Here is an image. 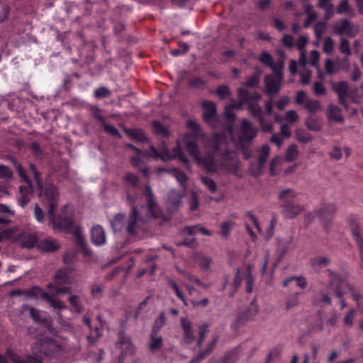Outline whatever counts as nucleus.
Returning a JSON list of instances; mask_svg holds the SVG:
<instances>
[{
  "label": "nucleus",
  "mask_w": 363,
  "mask_h": 363,
  "mask_svg": "<svg viewBox=\"0 0 363 363\" xmlns=\"http://www.w3.org/2000/svg\"><path fill=\"white\" fill-rule=\"evenodd\" d=\"M238 95L239 100L245 102L247 105L249 102H256L262 98V96L258 92H250L244 88L238 89Z\"/></svg>",
  "instance_id": "aec40b11"
},
{
  "label": "nucleus",
  "mask_w": 363,
  "mask_h": 363,
  "mask_svg": "<svg viewBox=\"0 0 363 363\" xmlns=\"http://www.w3.org/2000/svg\"><path fill=\"white\" fill-rule=\"evenodd\" d=\"M182 203V195L175 190H171L168 193L167 206L169 211H174Z\"/></svg>",
  "instance_id": "393cba45"
},
{
  "label": "nucleus",
  "mask_w": 363,
  "mask_h": 363,
  "mask_svg": "<svg viewBox=\"0 0 363 363\" xmlns=\"http://www.w3.org/2000/svg\"><path fill=\"white\" fill-rule=\"evenodd\" d=\"M146 193L144 196L147 202V206L146 208V215L147 218L156 217V208L157 207V203L154 200L152 189L150 186L145 187Z\"/></svg>",
  "instance_id": "f3484780"
},
{
  "label": "nucleus",
  "mask_w": 363,
  "mask_h": 363,
  "mask_svg": "<svg viewBox=\"0 0 363 363\" xmlns=\"http://www.w3.org/2000/svg\"><path fill=\"white\" fill-rule=\"evenodd\" d=\"M327 117L330 121L342 123L344 118L342 116L341 109L336 105L330 104L328 107Z\"/></svg>",
  "instance_id": "b1692460"
},
{
  "label": "nucleus",
  "mask_w": 363,
  "mask_h": 363,
  "mask_svg": "<svg viewBox=\"0 0 363 363\" xmlns=\"http://www.w3.org/2000/svg\"><path fill=\"white\" fill-rule=\"evenodd\" d=\"M350 232L352 235L353 239L358 247L360 257H361V267L363 269V238L360 234V228L358 223L354 219H351L350 221Z\"/></svg>",
  "instance_id": "ddd939ff"
},
{
  "label": "nucleus",
  "mask_w": 363,
  "mask_h": 363,
  "mask_svg": "<svg viewBox=\"0 0 363 363\" xmlns=\"http://www.w3.org/2000/svg\"><path fill=\"white\" fill-rule=\"evenodd\" d=\"M40 352L48 357H55L61 354L62 347L55 340L45 339L40 342Z\"/></svg>",
  "instance_id": "0eeeda50"
},
{
  "label": "nucleus",
  "mask_w": 363,
  "mask_h": 363,
  "mask_svg": "<svg viewBox=\"0 0 363 363\" xmlns=\"http://www.w3.org/2000/svg\"><path fill=\"white\" fill-rule=\"evenodd\" d=\"M171 174L176 178V179L182 185V186H185L187 180H188V177L186 175V174L180 170V169H172L171 170Z\"/></svg>",
  "instance_id": "79ce46f5"
},
{
  "label": "nucleus",
  "mask_w": 363,
  "mask_h": 363,
  "mask_svg": "<svg viewBox=\"0 0 363 363\" xmlns=\"http://www.w3.org/2000/svg\"><path fill=\"white\" fill-rule=\"evenodd\" d=\"M203 119L212 127H217L218 121L217 120L216 104L211 101H206L203 103Z\"/></svg>",
  "instance_id": "9b49d317"
},
{
  "label": "nucleus",
  "mask_w": 363,
  "mask_h": 363,
  "mask_svg": "<svg viewBox=\"0 0 363 363\" xmlns=\"http://www.w3.org/2000/svg\"><path fill=\"white\" fill-rule=\"evenodd\" d=\"M339 50L342 54L345 55L347 57H349L352 55L350 42L344 37H340L339 43Z\"/></svg>",
  "instance_id": "a19ab883"
},
{
  "label": "nucleus",
  "mask_w": 363,
  "mask_h": 363,
  "mask_svg": "<svg viewBox=\"0 0 363 363\" xmlns=\"http://www.w3.org/2000/svg\"><path fill=\"white\" fill-rule=\"evenodd\" d=\"M48 289L52 290L56 294H68L72 293V288L70 286H61V285L49 284Z\"/></svg>",
  "instance_id": "de8ad7c7"
},
{
  "label": "nucleus",
  "mask_w": 363,
  "mask_h": 363,
  "mask_svg": "<svg viewBox=\"0 0 363 363\" xmlns=\"http://www.w3.org/2000/svg\"><path fill=\"white\" fill-rule=\"evenodd\" d=\"M72 270L69 268L60 269L54 277V282L51 284L63 285L69 284L71 279Z\"/></svg>",
  "instance_id": "412c9836"
},
{
  "label": "nucleus",
  "mask_w": 363,
  "mask_h": 363,
  "mask_svg": "<svg viewBox=\"0 0 363 363\" xmlns=\"http://www.w3.org/2000/svg\"><path fill=\"white\" fill-rule=\"evenodd\" d=\"M259 312V307L255 303V301L251 302L250 307L245 311L239 314L236 320L231 324V328L234 330L239 328L240 325L246 321L253 320Z\"/></svg>",
  "instance_id": "6e6552de"
},
{
  "label": "nucleus",
  "mask_w": 363,
  "mask_h": 363,
  "mask_svg": "<svg viewBox=\"0 0 363 363\" xmlns=\"http://www.w3.org/2000/svg\"><path fill=\"white\" fill-rule=\"evenodd\" d=\"M150 156L155 160L160 159L162 161H169L172 159H178L181 162L187 164H189V160L184 155L182 147L179 140L177 142V145L172 148V153L168 152L167 150H163L159 152L154 146H150Z\"/></svg>",
  "instance_id": "39448f33"
},
{
  "label": "nucleus",
  "mask_w": 363,
  "mask_h": 363,
  "mask_svg": "<svg viewBox=\"0 0 363 363\" xmlns=\"http://www.w3.org/2000/svg\"><path fill=\"white\" fill-rule=\"evenodd\" d=\"M228 131L234 143H238L242 147H245L250 145L257 137L258 129L254 127L252 123L248 120L243 118L241 121L240 133L237 140L234 138L233 128L231 126L228 127Z\"/></svg>",
  "instance_id": "20e7f679"
},
{
  "label": "nucleus",
  "mask_w": 363,
  "mask_h": 363,
  "mask_svg": "<svg viewBox=\"0 0 363 363\" xmlns=\"http://www.w3.org/2000/svg\"><path fill=\"white\" fill-rule=\"evenodd\" d=\"M248 111L250 115L256 120L263 116V111L262 107L256 102H249Z\"/></svg>",
  "instance_id": "7c9ffc66"
},
{
  "label": "nucleus",
  "mask_w": 363,
  "mask_h": 363,
  "mask_svg": "<svg viewBox=\"0 0 363 363\" xmlns=\"http://www.w3.org/2000/svg\"><path fill=\"white\" fill-rule=\"evenodd\" d=\"M311 266L313 268L318 267H326L330 263V260L328 257H318L311 259Z\"/></svg>",
  "instance_id": "603ef678"
},
{
  "label": "nucleus",
  "mask_w": 363,
  "mask_h": 363,
  "mask_svg": "<svg viewBox=\"0 0 363 363\" xmlns=\"http://www.w3.org/2000/svg\"><path fill=\"white\" fill-rule=\"evenodd\" d=\"M310 98L308 97V95L304 91H298L296 92V96L295 99V102L299 105H305L306 101H307Z\"/></svg>",
  "instance_id": "69168bd1"
},
{
  "label": "nucleus",
  "mask_w": 363,
  "mask_h": 363,
  "mask_svg": "<svg viewBox=\"0 0 363 363\" xmlns=\"http://www.w3.org/2000/svg\"><path fill=\"white\" fill-rule=\"evenodd\" d=\"M200 180L211 193L214 194L217 191L218 186L212 178L207 176H201Z\"/></svg>",
  "instance_id": "473e14b6"
},
{
  "label": "nucleus",
  "mask_w": 363,
  "mask_h": 363,
  "mask_svg": "<svg viewBox=\"0 0 363 363\" xmlns=\"http://www.w3.org/2000/svg\"><path fill=\"white\" fill-rule=\"evenodd\" d=\"M166 320L164 313L160 312L158 317L154 321L151 331L159 333L160 329L165 325Z\"/></svg>",
  "instance_id": "c9c22d12"
},
{
  "label": "nucleus",
  "mask_w": 363,
  "mask_h": 363,
  "mask_svg": "<svg viewBox=\"0 0 363 363\" xmlns=\"http://www.w3.org/2000/svg\"><path fill=\"white\" fill-rule=\"evenodd\" d=\"M153 131L155 134L161 135L164 137H169L170 132L169 129L159 121L152 122Z\"/></svg>",
  "instance_id": "4c0bfd02"
},
{
  "label": "nucleus",
  "mask_w": 363,
  "mask_h": 363,
  "mask_svg": "<svg viewBox=\"0 0 363 363\" xmlns=\"http://www.w3.org/2000/svg\"><path fill=\"white\" fill-rule=\"evenodd\" d=\"M46 293L38 286H34L28 291H25V296L30 298H42V294Z\"/></svg>",
  "instance_id": "4d7b16f0"
},
{
  "label": "nucleus",
  "mask_w": 363,
  "mask_h": 363,
  "mask_svg": "<svg viewBox=\"0 0 363 363\" xmlns=\"http://www.w3.org/2000/svg\"><path fill=\"white\" fill-rule=\"evenodd\" d=\"M325 70L327 74H333L337 72L340 69L338 65H336L331 59L328 58L325 61Z\"/></svg>",
  "instance_id": "5fc2aeb1"
},
{
  "label": "nucleus",
  "mask_w": 363,
  "mask_h": 363,
  "mask_svg": "<svg viewBox=\"0 0 363 363\" xmlns=\"http://www.w3.org/2000/svg\"><path fill=\"white\" fill-rule=\"evenodd\" d=\"M13 177V172L11 169L4 165L0 164V178L1 179H11Z\"/></svg>",
  "instance_id": "338daca9"
},
{
  "label": "nucleus",
  "mask_w": 363,
  "mask_h": 363,
  "mask_svg": "<svg viewBox=\"0 0 363 363\" xmlns=\"http://www.w3.org/2000/svg\"><path fill=\"white\" fill-rule=\"evenodd\" d=\"M69 301L71 306L73 307L74 310L77 313L82 312V307L79 301V297L77 295H72L69 297Z\"/></svg>",
  "instance_id": "052dcab7"
},
{
  "label": "nucleus",
  "mask_w": 363,
  "mask_h": 363,
  "mask_svg": "<svg viewBox=\"0 0 363 363\" xmlns=\"http://www.w3.org/2000/svg\"><path fill=\"white\" fill-rule=\"evenodd\" d=\"M211 259L203 255H199L196 257V262L203 270H207L211 264Z\"/></svg>",
  "instance_id": "c03bdc74"
},
{
  "label": "nucleus",
  "mask_w": 363,
  "mask_h": 363,
  "mask_svg": "<svg viewBox=\"0 0 363 363\" xmlns=\"http://www.w3.org/2000/svg\"><path fill=\"white\" fill-rule=\"evenodd\" d=\"M259 60L262 63L269 66L273 72H277V70H283L284 67V59L280 58L275 64L273 61L272 57L267 52H263L259 56Z\"/></svg>",
  "instance_id": "4468645a"
},
{
  "label": "nucleus",
  "mask_w": 363,
  "mask_h": 363,
  "mask_svg": "<svg viewBox=\"0 0 363 363\" xmlns=\"http://www.w3.org/2000/svg\"><path fill=\"white\" fill-rule=\"evenodd\" d=\"M116 347L121 349L122 354H124L125 349L132 348V344L130 342V338L128 337H124L123 335L120 336L119 341L116 343Z\"/></svg>",
  "instance_id": "8fccbe9b"
},
{
  "label": "nucleus",
  "mask_w": 363,
  "mask_h": 363,
  "mask_svg": "<svg viewBox=\"0 0 363 363\" xmlns=\"http://www.w3.org/2000/svg\"><path fill=\"white\" fill-rule=\"evenodd\" d=\"M181 326L184 333V340L187 344L194 342L196 337L194 333L191 323L186 318L181 319Z\"/></svg>",
  "instance_id": "a211bd4d"
},
{
  "label": "nucleus",
  "mask_w": 363,
  "mask_h": 363,
  "mask_svg": "<svg viewBox=\"0 0 363 363\" xmlns=\"http://www.w3.org/2000/svg\"><path fill=\"white\" fill-rule=\"evenodd\" d=\"M349 23L350 21L347 19H342L340 21L335 22L333 27V33L342 37V35H344L346 31L347 27H348Z\"/></svg>",
  "instance_id": "2f4dec72"
},
{
  "label": "nucleus",
  "mask_w": 363,
  "mask_h": 363,
  "mask_svg": "<svg viewBox=\"0 0 363 363\" xmlns=\"http://www.w3.org/2000/svg\"><path fill=\"white\" fill-rule=\"evenodd\" d=\"M336 13L338 14L354 15L353 10L349 5L348 0H342L337 6Z\"/></svg>",
  "instance_id": "ea45409f"
},
{
  "label": "nucleus",
  "mask_w": 363,
  "mask_h": 363,
  "mask_svg": "<svg viewBox=\"0 0 363 363\" xmlns=\"http://www.w3.org/2000/svg\"><path fill=\"white\" fill-rule=\"evenodd\" d=\"M345 291H346V293L350 292L352 299L356 301H358L362 298V296L359 293V291L357 289H355L352 284L349 283L346 285Z\"/></svg>",
  "instance_id": "0e129e2a"
},
{
  "label": "nucleus",
  "mask_w": 363,
  "mask_h": 363,
  "mask_svg": "<svg viewBox=\"0 0 363 363\" xmlns=\"http://www.w3.org/2000/svg\"><path fill=\"white\" fill-rule=\"evenodd\" d=\"M300 293L296 292L289 296L286 301V307L287 310L291 308L296 307L299 304V296Z\"/></svg>",
  "instance_id": "864d4df0"
},
{
  "label": "nucleus",
  "mask_w": 363,
  "mask_h": 363,
  "mask_svg": "<svg viewBox=\"0 0 363 363\" xmlns=\"http://www.w3.org/2000/svg\"><path fill=\"white\" fill-rule=\"evenodd\" d=\"M26 308L29 311L30 315L35 322L43 323L45 321V318L42 315V313L40 310L30 306H27Z\"/></svg>",
  "instance_id": "a18cd8bd"
},
{
  "label": "nucleus",
  "mask_w": 363,
  "mask_h": 363,
  "mask_svg": "<svg viewBox=\"0 0 363 363\" xmlns=\"http://www.w3.org/2000/svg\"><path fill=\"white\" fill-rule=\"evenodd\" d=\"M125 132L133 140L144 142L146 140V137L144 133L139 129H125Z\"/></svg>",
  "instance_id": "58836bf2"
},
{
  "label": "nucleus",
  "mask_w": 363,
  "mask_h": 363,
  "mask_svg": "<svg viewBox=\"0 0 363 363\" xmlns=\"http://www.w3.org/2000/svg\"><path fill=\"white\" fill-rule=\"evenodd\" d=\"M313 90L316 96H324L326 94L325 87L321 82H315Z\"/></svg>",
  "instance_id": "774afa93"
},
{
  "label": "nucleus",
  "mask_w": 363,
  "mask_h": 363,
  "mask_svg": "<svg viewBox=\"0 0 363 363\" xmlns=\"http://www.w3.org/2000/svg\"><path fill=\"white\" fill-rule=\"evenodd\" d=\"M202 146L205 153H201L199 145L188 140L186 150L195 162L211 173L222 169L229 174H236L240 167V161L235 152L226 149V140L221 134L203 138Z\"/></svg>",
  "instance_id": "f257e3e1"
},
{
  "label": "nucleus",
  "mask_w": 363,
  "mask_h": 363,
  "mask_svg": "<svg viewBox=\"0 0 363 363\" xmlns=\"http://www.w3.org/2000/svg\"><path fill=\"white\" fill-rule=\"evenodd\" d=\"M270 152V147L268 145H264L262 146L257 157L258 168L256 172V175L260 174L262 172L267 159L269 157Z\"/></svg>",
  "instance_id": "5701e85b"
},
{
  "label": "nucleus",
  "mask_w": 363,
  "mask_h": 363,
  "mask_svg": "<svg viewBox=\"0 0 363 363\" xmlns=\"http://www.w3.org/2000/svg\"><path fill=\"white\" fill-rule=\"evenodd\" d=\"M303 206L292 202H286L282 205V213L286 218L292 219L303 211Z\"/></svg>",
  "instance_id": "dca6fc26"
},
{
  "label": "nucleus",
  "mask_w": 363,
  "mask_h": 363,
  "mask_svg": "<svg viewBox=\"0 0 363 363\" xmlns=\"http://www.w3.org/2000/svg\"><path fill=\"white\" fill-rule=\"evenodd\" d=\"M42 298L45 300L55 309L61 310L66 308L65 304L62 301L55 298L53 296L48 293L42 294Z\"/></svg>",
  "instance_id": "c85d7f7f"
},
{
  "label": "nucleus",
  "mask_w": 363,
  "mask_h": 363,
  "mask_svg": "<svg viewBox=\"0 0 363 363\" xmlns=\"http://www.w3.org/2000/svg\"><path fill=\"white\" fill-rule=\"evenodd\" d=\"M30 169L34 175L37 188L39 191V193H38V194H39L40 192L44 191L47 187H45V189L43 188V184L41 182L40 174H39L38 171L37 170L35 166L32 163L30 164Z\"/></svg>",
  "instance_id": "49530a36"
},
{
  "label": "nucleus",
  "mask_w": 363,
  "mask_h": 363,
  "mask_svg": "<svg viewBox=\"0 0 363 363\" xmlns=\"http://www.w3.org/2000/svg\"><path fill=\"white\" fill-rule=\"evenodd\" d=\"M39 247L46 252H54L59 249L60 245L56 240L49 238L41 240Z\"/></svg>",
  "instance_id": "bb28decb"
},
{
  "label": "nucleus",
  "mask_w": 363,
  "mask_h": 363,
  "mask_svg": "<svg viewBox=\"0 0 363 363\" xmlns=\"http://www.w3.org/2000/svg\"><path fill=\"white\" fill-rule=\"evenodd\" d=\"M318 6L324 11L326 19L328 20L333 16L334 6L331 0H318Z\"/></svg>",
  "instance_id": "cd10ccee"
},
{
  "label": "nucleus",
  "mask_w": 363,
  "mask_h": 363,
  "mask_svg": "<svg viewBox=\"0 0 363 363\" xmlns=\"http://www.w3.org/2000/svg\"><path fill=\"white\" fill-rule=\"evenodd\" d=\"M298 156L297 146L296 145H290L286 152V160L288 162H292L296 159Z\"/></svg>",
  "instance_id": "13d9d810"
},
{
  "label": "nucleus",
  "mask_w": 363,
  "mask_h": 363,
  "mask_svg": "<svg viewBox=\"0 0 363 363\" xmlns=\"http://www.w3.org/2000/svg\"><path fill=\"white\" fill-rule=\"evenodd\" d=\"M337 211V208L333 203L324 205L320 210L317 211L320 220L323 222L325 228H328L333 220V215Z\"/></svg>",
  "instance_id": "f8f14e48"
},
{
  "label": "nucleus",
  "mask_w": 363,
  "mask_h": 363,
  "mask_svg": "<svg viewBox=\"0 0 363 363\" xmlns=\"http://www.w3.org/2000/svg\"><path fill=\"white\" fill-rule=\"evenodd\" d=\"M7 359L13 363H43L41 359L38 357L28 355L26 359H23L11 350H8L6 357L0 354V363H8Z\"/></svg>",
  "instance_id": "9d476101"
},
{
  "label": "nucleus",
  "mask_w": 363,
  "mask_h": 363,
  "mask_svg": "<svg viewBox=\"0 0 363 363\" xmlns=\"http://www.w3.org/2000/svg\"><path fill=\"white\" fill-rule=\"evenodd\" d=\"M233 226L234 223L232 221H225L221 224L220 234L224 239H227L229 237Z\"/></svg>",
  "instance_id": "09e8293b"
},
{
  "label": "nucleus",
  "mask_w": 363,
  "mask_h": 363,
  "mask_svg": "<svg viewBox=\"0 0 363 363\" xmlns=\"http://www.w3.org/2000/svg\"><path fill=\"white\" fill-rule=\"evenodd\" d=\"M163 345L162 337L157 333L152 332L150 335L148 348L151 352H155L161 349Z\"/></svg>",
  "instance_id": "a878e982"
},
{
  "label": "nucleus",
  "mask_w": 363,
  "mask_h": 363,
  "mask_svg": "<svg viewBox=\"0 0 363 363\" xmlns=\"http://www.w3.org/2000/svg\"><path fill=\"white\" fill-rule=\"evenodd\" d=\"M252 267L248 265L245 272V281L247 284L246 291L247 293H251L253 289L254 279L252 276Z\"/></svg>",
  "instance_id": "37998d69"
},
{
  "label": "nucleus",
  "mask_w": 363,
  "mask_h": 363,
  "mask_svg": "<svg viewBox=\"0 0 363 363\" xmlns=\"http://www.w3.org/2000/svg\"><path fill=\"white\" fill-rule=\"evenodd\" d=\"M138 197L127 193L126 202L131 206V211L126 220V225H124V214H117L111 221V225L115 231H120L123 228L130 235H135L141 223L145 220L136 204Z\"/></svg>",
  "instance_id": "7ed1b4c3"
},
{
  "label": "nucleus",
  "mask_w": 363,
  "mask_h": 363,
  "mask_svg": "<svg viewBox=\"0 0 363 363\" xmlns=\"http://www.w3.org/2000/svg\"><path fill=\"white\" fill-rule=\"evenodd\" d=\"M257 121H259V126L263 132H272L274 125L271 122L266 121L263 116L258 119Z\"/></svg>",
  "instance_id": "e2e57ef3"
},
{
  "label": "nucleus",
  "mask_w": 363,
  "mask_h": 363,
  "mask_svg": "<svg viewBox=\"0 0 363 363\" xmlns=\"http://www.w3.org/2000/svg\"><path fill=\"white\" fill-rule=\"evenodd\" d=\"M41 201L48 206V216L50 223L54 230L72 233L80 245L84 243V239L81 228L68 217H57L54 211L58 206L59 194L56 186L50 185L44 191L39 194Z\"/></svg>",
  "instance_id": "f03ea898"
},
{
  "label": "nucleus",
  "mask_w": 363,
  "mask_h": 363,
  "mask_svg": "<svg viewBox=\"0 0 363 363\" xmlns=\"http://www.w3.org/2000/svg\"><path fill=\"white\" fill-rule=\"evenodd\" d=\"M91 240L96 246H102L106 244V233L101 225H96L91 229Z\"/></svg>",
  "instance_id": "2eb2a0df"
},
{
  "label": "nucleus",
  "mask_w": 363,
  "mask_h": 363,
  "mask_svg": "<svg viewBox=\"0 0 363 363\" xmlns=\"http://www.w3.org/2000/svg\"><path fill=\"white\" fill-rule=\"evenodd\" d=\"M296 194L290 189H286L281 191L279 194V199L284 201V203L286 202H291L290 199L296 197Z\"/></svg>",
  "instance_id": "bf43d9fd"
},
{
  "label": "nucleus",
  "mask_w": 363,
  "mask_h": 363,
  "mask_svg": "<svg viewBox=\"0 0 363 363\" xmlns=\"http://www.w3.org/2000/svg\"><path fill=\"white\" fill-rule=\"evenodd\" d=\"M335 49V42L330 37H326L323 41V50L328 55H331Z\"/></svg>",
  "instance_id": "3c124183"
},
{
  "label": "nucleus",
  "mask_w": 363,
  "mask_h": 363,
  "mask_svg": "<svg viewBox=\"0 0 363 363\" xmlns=\"http://www.w3.org/2000/svg\"><path fill=\"white\" fill-rule=\"evenodd\" d=\"M209 324L206 323H202L199 325V339L196 342V346L200 347L208 332Z\"/></svg>",
  "instance_id": "72a5a7b5"
},
{
  "label": "nucleus",
  "mask_w": 363,
  "mask_h": 363,
  "mask_svg": "<svg viewBox=\"0 0 363 363\" xmlns=\"http://www.w3.org/2000/svg\"><path fill=\"white\" fill-rule=\"evenodd\" d=\"M327 277L328 278V286L329 287L336 293L337 291H343L346 285L348 284L340 274L328 269L325 271Z\"/></svg>",
  "instance_id": "1a4fd4ad"
},
{
  "label": "nucleus",
  "mask_w": 363,
  "mask_h": 363,
  "mask_svg": "<svg viewBox=\"0 0 363 363\" xmlns=\"http://www.w3.org/2000/svg\"><path fill=\"white\" fill-rule=\"evenodd\" d=\"M125 185L136 187L139 183L138 177L131 173H128L124 177Z\"/></svg>",
  "instance_id": "680f3d73"
},
{
  "label": "nucleus",
  "mask_w": 363,
  "mask_h": 363,
  "mask_svg": "<svg viewBox=\"0 0 363 363\" xmlns=\"http://www.w3.org/2000/svg\"><path fill=\"white\" fill-rule=\"evenodd\" d=\"M18 234L16 233L13 228L4 229L0 231V242H5L17 238Z\"/></svg>",
  "instance_id": "e433bc0d"
},
{
  "label": "nucleus",
  "mask_w": 363,
  "mask_h": 363,
  "mask_svg": "<svg viewBox=\"0 0 363 363\" xmlns=\"http://www.w3.org/2000/svg\"><path fill=\"white\" fill-rule=\"evenodd\" d=\"M36 243V237L31 233H25L21 236V245L23 247L31 248Z\"/></svg>",
  "instance_id": "c756f323"
},
{
  "label": "nucleus",
  "mask_w": 363,
  "mask_h": 363,
  "mask_svg": "<svg viewBox=\"0 0 363 363\" xmlns=\"http://www.w3.org/2000/svg\"><path fill=\"white\" fill-rule=\"evenodd\" d=\"M304 108L311 113H315L322 110L320 101L316 99H309L306 101Z\"/></svg>",
  "instance_id": "f704fd0d"
},
{
  "label": "nucleus",
  "mask_w": 363,
  "mask_h": 363,
  "mask_svg": "<svg viewBox=\"0 0 363 363\" xmlns=\"http://www.w3.org/2000/svg\"><path fill=\"white\" fill-rule=\"evenodd\" d=\"M277 72L267 74L264 78L265 93L271 96L277 95L280 89L283 79V70H277Z\"/></svg>",
  "instance_id": "423d86ee"
},
{
  "label": "nucleus",
  "mask_w": 363,
  "mask_h": 363,
  "mask_svg": "<svg viewBox=\"0 0 363 363\" xmlns=\"http://www.w3.org/2000/svg\"><path fill=\"white\" fill-rule=\"evenodd\" d=\"M188 129L192 131V134L186 133L185 135V145L188 140H193L197 144L196 139L203 135L200 125L194 120H189L186 123Z\"/></svg>",
  "instance_id": "6ab92c4d"
},
{
  "label": "nucleus",
  "mask_w": 363,
  "mask_h": 363,
  "mask_svg": "<svg viewBox=\"0 0 363 363\" xmlns=\"http://www.w3.org/2000/svg\"><path fill=\"white\" fill-rule=\"evenodd\" d=\"M334 91L337 94L340 104L344 106L345 109H348V105L346 103V96L347 94L348 85L345 82H340L333 86Z\"/></svg>",
  "instance_id": "4be33fe9"
},
{
  "label": "nucleus",
  "mask_w": 363,
  "mask_h": 363,
  "mask_svg": "<svg viewBox=\"0 0 363 363\" xmlns=\"http://www.w3.org/2000/svg\"><path fill=\"white\" fill-rule=\"evenodd\" d=\"M91 116L97 121L101 123V125L105 123V118L102 113V110L96 106H91L89 108Z\"/></svg>",
  "instance_id": "6e6d98bb"
}]
</instances>
